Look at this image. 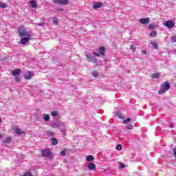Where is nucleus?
<instances>
[{"label": "nucleus", "instance_id": "1", "mask_svg": "<svg viewBox=\"0 0 176 176\" xmlns=\"http://www.w3.org/2000/svg\"><path fill=\"white\" fill-rule=\"evenodd\" d=\"M170 83L167 81H165L163 82V84L161 85L160 90L158 91L159 94H164L166 91L170 90Z\"/></svg>", "mask_w": 176, "mask_h": 176}, {"label": "nucleus", "instance_id": "2", "mask_svg": "<svg viewBox=\"0 0 176 176\" xmlns=\"http://www.w3.org/2000/svg\"><path fill=\"white\" fill-rule=\"evenodd\" d=\"M18 34L19 36L23 38V36H28L29 35H31V32H28L24 26L21 25L18 28Z\"/></svg>", "mask_w": 176, "mask_h": 176}, {"label": "nucleus", "instance_id": "3", "mask_svg": "<svg viewBox=\"0 0 176 176\" xmlns=\"http://www.w3.org/2000/svg\"><path fill=\"white\" fill-rule=\"evenodd\" d=\"M41 155L44 157H50V156H52V152L50 151V150L46 148L42 151Z\"/></svg>", "mask_w": 176, "mask_h": 176}, {"label": "nucleus", "instance_id": "4", "mask_svg": "<svg viewBox=\"0 0 176 176\" xmlns=\"http://www.w3.org/2000/svg\"><path fill=\"white\" fill-rule=\"evenodd\" d=\"M164 25L167 27V28L171 29L174 25H175V24L173 21L168 20L165 22Z\"/></svg>", "mask_w": 176, "mask_h": 176}, {"label": "nucleus", "instance_id": "5", "mask_svg": "<svg viewBox=\"0 0 176 176\" xmlns=\"http://www.w3.org/2000/svg\"><path fill=\"white\" fill-rule=\"evenodd\" d=\"M14 133L18 134L19 135H23V134H25V131H21V129L17 126H15L14 129Z\"/></svg>", "mask_w": 176, "mask_h": 176}, {"label": "nucleus", "instance_id": "6", "mask_svg": "<svg viewBox=\"0 0 176 176\" xmlns=\"http://www.w3.org/2000/svg\"><path fill=\"white\" fill-rule=\"evenodd\" d=\"M27 36V37H24L21 39V45H25V43H27V42H28V41L31 39V34L29 36Z\"/></svg>", "mask_w": 176, "mask_h": 176}, {"label": "nucleus", "instance_id": "7", "mask_svg": "<svg viewBox=\"0 0 176 176\" xmlns=\"http://www.w3.org/2000/svg\"><path fill=\"white\" fill-rule=\"evenodd\" d=\"M149 18H141L139 20L140 24H143L144 25H146V24H149Z\"/></svg>", "mask_w": 176, "mask_h": 176}, {"label": "nucleus", "instance_id": "8", "mask_svg": "<svg viewBox=\"0 0 176 176\" xmlns=\"http://www.w3.org/2000/svg\"><path fill=\"white\" fill-rule=\"evenodd\" d=\"M32 76H34V72H29L28 74H25L24 76V78L26 79L27 80H30L32 79Z\"/></svg>", "mask_w": 176, "mask_h": 176}, {"label": "nucleus", "instance_id": "9", "mask_svg": "<svg viewBox=\"0 0 176 176\" xmlns=\"http://www.w3.org/2000/svg\"><path fill=\"white\" fill-rule=\"evenodd\" d=\"M55 3H58L59 5H68V0H54Z\"/></svg>", "mask_w": 176, "mask_h": 176}, {"label": "nucleus", "instance_id": "10", "mask_svg": "<svg viewBox=\"0 0 176 176\" xmlns=\"http://www.w3.org/2000/svg\"><path fill=\"white\" fill-rule=\"evenodd\" d=\"M20 74H21V70L20 69H15L12 70L13 76H20Z\"/></svg>", "mask_w": 176, "mask_h": 176}, {"label": "nucleus", "instance_id": "11", "mask_svg": "<svg viewBox=\"0 0 176 176\" xmlns=\"http://www.w3.org/2000/svg\"><path fill=\"white\" fill-rule=\"evenodd\" d=\"M87 168L89 170H96V164H94L93 162H89L87 164Z\"/></svg>", "mask_w": 176, "mask_h": 176}, {"label": "nucleus", "instance_id": "12", "mask_svg": "<svg viewBox=\"0 0 176 176\" xmlns=\"http://www.w3.org/2000/svg\"><path fill=\"white\" fill-rule=\"evenodd\" d=\"M30 5L34 8L35 9L36 8L38 7V4L36 3V1H35L34 0H31L29 2Z\"/></svg>", "mask_w": 176, "mask_h": 176}, {"label": "nucleus", "instance_id": "13", "mask_svg": "<svg viewBox=\"0 0 176 176\" xmlns=\"http://www.w3.org/2000/svg\"><path fill=\"white\" fill-rule=\"evenodd\" d=\"M99 53H100L101 56H104L105 55V47H101L98 50Z\"/></svg>", "mask_w": 176, "mask_h": 176}, {"label": "nucleus", "instance_id": "14", "mask_svg": "<svg viewBox=\"0 0 176 176\" xmlns=\"http://www.w3.org/2000/svg\"><path fill=\"white\" fill-rule=\"evenodd\" d=\"M101 6H102V2H99L96 4H94L93 6L94 9H100Z\"/></svg>", "mask_w": 176, "mask_h": 176}, {"label": "nucleus", "instance_id": "15", "mask_svg": "<svg viewBox=\"0 0 176 176\" xmlns=\"http://www.w3.org/2000/svg\"><path fill=\"white\" fill-rule=\"evenodd\" d=\"M86 160L87 162H93V160H94V157H93V155H87L86 157Z\"/></svg>", "mask_w": 176, "mask_h": 176}, {"label": "nucleus", "instance_id": "16", "mask_svg": "<svg viewBox=\"0 0 176 176\" xmlns=\"http://www.w3.org/2000/svg\"><path fill=\"white\" fill-rule=\"evenodd\" d=\"M150 36H151V38H155V36H157V31L151 32Z\"/></svg>", "mask_w": 176, "mask_h": 176}, {"label": "nucleus", "instance_id": "17", "mask_svg": "<svg viewBox=\"0 0 176 176\" xmlns=\"http://www.w3.org/2000/svg\"><path fill=\"white\" fill-rule=\"evenodd\" d=\"M3 144H10L12 142V137L9 136L6 140H4Z\"/></svg>", "mask_w": 176, "mask_h": 176}, {"label": "nucleus", "instance_id": "18", "mask_svg": "<svg viewBox=\"0 0 176 176\" xmlns=\"http://www.w3.org/2000/svg\"><path fill=\"white\" fill-rule=\"evenodd\" d=\"M0 8H1V9H5L6 8H8V6L6 5V3L0 1Z\"/></svg>", "mask_w": 176, "mask_h": 176}, {"label": "nucleus", "instance_id": "19", "mask_svg": "<svg viewBox=\"0 0 176 176\" xmlns=\"http://www.w3.org/2000/svg\"><path fill=\"white\" fill-rule=\"evenodd\" d=\"M159 76H160V73H155L152 75V78L154 79H159Z\"/></svg>", "mask_w": 176, "mask_h": 176}, {"label": "nucleus", "instance_id": "20", "mask_svg": "<svg viewBox=\"0 0 176 176\" xmlns=\"http://www.w3.org/2000/svg\"><path fill=\"white\" fill-rule=\"evenodd\" d=\"M51 141H52V145H57L58 144V141L56 140L54 138H51Z\"/></svg>", "mask_w": 176, "mask_h": 176}, {"label": "nucleus", "instance_id": "21", "mask_svg": "<svg viewBox=\"0 0 176 176\" xmlns=\"http://www.w3.org/2000/svg\"><path fill=\"white\" fill-rule=\"evenodd\" d=\"M151 43L153 47H154L155 50H157L159 49V47H157V43L151 42Z\"/></svg>", "mask_w": 176, "mask_h": 176}, {"label": "nucleus", "instance_id": "22", "mask_svg": "<svg viewBox=\"0 0 176 176\" xmlns=\"http://www.w3.org/2000/svg\"><path fill=\"white\" fill-rule=\"evenodd\" d=\"M131 122V118H128L123 121V124H127V123H130Z\"/></svg>", "mask_w": 176, "mask_h": 176}, {"label": "nucleus", "instance_id": "23", "mask_svg": "<svg viewBox=\"0 0 176 176\" xmlns=\"http://www.w3.org/2000/svg\"><path fill=\"white\" fill-rule=\"evenodd\" d=\"M44 120H45V122H49V120H50V116L49 114L45 115Z\"/></svg>", "mask_w": 176, "mask_h": 176}, {"label": "nucleus", "instance_id": "24", "mask_svg": "<svg viewBox=\"0 0 176 176\" xmlns=\"http://www.w3.org/2000/svg\"><path fill=\"white\" fill-rule=\"evenodd\" d=\"M47 135H50V137H53L54 135V133L52 131H47Z\"/></svg>", "mask_w": 176, "mask_h": 176}, {"label": "nucleus", "instance_id": "25", "mask_svg": "<svg viewBox=\"0 0 176 176\" xmlns=\"http://www.w3.org/2000/svg\"><path fill=\"white\" fill-rule=\"evenodd\" d=\"M133 126L132 124H129L126 126V129H127L128 130H133Z\"/></svg>", "mask_w": 176, "mask_h": 176}, {"label": "nucleus", "instance_id": "26", "mask_svg": "<svg viewBox=\"0 0 176 176\" xmlns=\"http://www.w3.org/2000/svg\"><path fill=\"white\" fill-rule=\"evenodd\" d=\"M130 50H131L134 53V52H135V46H134V45H131L130 46Z\"/></svg>", "mask_w": 176, "mask_h": 176}, {"label": "nucleus", "instance_id": "27", "mask_svg": "<svg viewBox=\"0 0 176 176\" xmlns=\"http://www.w3.org/2000/svg\"><path fill=\"white\" fill-rule=\"evenodd\" d=\"M52 23L54 24H58V19H57V18H54Z\"/></svg>", "mask_w": 176, "mask_h": 176}, {"label": "nucleus", "instance_id": "28", "mask_svg": "<svg viewBox=\"0 0 176 176\" xmlns=\"http://www.w3.org/2000/svg\"><path fill=\"white\" fill-rule=\"evenodd\" d=\"M23 176H32V173L30 171L26 172Z\"/></svg>", "mask_w": 176, "mask_h": 176}, {"label": "nucleus", "instance_id": "29", "mask_svg": "<svg viewBox=\"0 0 176 176\" xmlns=\"http://www.w3.org/2000/svg\"><path fill=\"white\" fill-rule=\"evenodd\" d=\"M36 25H41L42 27H45V25H46V23L43 22L40 23H36Z\"/></svg>", "mask_w": 176, "mask_h": 176}, {"label": "nucleus", "instance_id": "30", "mask_svg": "<svg viewBox=\"0 0 176 176\" xmlns=\"http://www.w3.org/2000/svg\"><path fill=\"white\" fill-rule=\"evenodd\" d=\"M85 56H86L87 58H88V60H89L90 62L94 59L93 57L90 56L88 54H87Z\"/></svg>", "mask_w": 176, "mask_h": 176}, {"label": "nucleus", "instance_id": "31", "mask_svg": "<svg viewBox=\"0 0 176 176\" xmlns=\"http://www.w3.org/2000/svg\"><path fill=\"white\" fill-rule=\"evenodd\" d=\"M92 76H94V78H97V76H98V73H97V72H93Z\"/></svg>", "mask_w": 176, "mask_h": 176}, {"label": "nucleus", "instance_id": "32", "mask_svg": "<svg viewBox=\"0 0 176 176\" xmlns=\"http://www.w3.org/2000/svg\"><path fill=\"white\" fill-rule=\"evenodd\" d=\"M116 149L117 151H122V145L120 144L117 145Z\"/></svg>", "mask_w": 176, "mask_h": 176}, {"label": "nucleus", "instance_id": "33", "mask_svg": "<svg viewBox=\"0 0 176 176\" xmlns=\"http://www.w3.org/2000/svg\"><path fill=\"white\" fill-rule=\"evenodd\" d=\"M148 28H149V30H155V25L151 24V25L148 26Z\"/></svg>", "mask_w": 176, "mask_h": 176}, {"label": "nucleus", "instance_id": "34", "mask_svg": "<svg viewBox=\"0 0 176 176\" xmlns=\"http://www.w3.org/2000/svg\"><path fill=\"white\" fill-rule=\"evenodd\" d=\"M58 113L57 111H53V112L51 113V115H52V116L55 117V116H57Z\"/></svg>", "mask_w": 176, "mask_h": 176}, {"label": "nucleus", "instance_id": "35", "mask_svg": "<svg viewBox=\"0 0 176 176\" xmlns=\"http://www.w3.org/2000/svg\"><path fill=\"white\" fill-rule=\"evenodd\" d=\"M91 63H93V64H95L96 66L98 65V64H97V60L96 59H93Z\"/></svg>", "mask_w": 176, "mask_h": 176}, {"label": "nucleus", "instance_id": "36", "mask_svg": "<svg viewBox=\"0 0 176 176\" xmlns=\"http://www.w3.org/2000/svg\"><path fill=\"white\" fill-rule=\"evenodd\" d=\"M60 156H65V151H62L60 152Z\"/></svg>", "mask_w": 176, "mask_h": 176}, {"label": "nucleus", "instance_id": "37", "mask_svg": "<svg viewBox=\"0 0 176 176\" xmlns=\"http://www.w3.org/2000/svg\"><path fill=\"white\" fill-rule=\"evenodd\" d=\"M20 80H21V78H20V77H19V76L15 77L16 82H20Z\"/></svg>", "mask_w": 176, "mask_h": 176}, {"label": "nucleus", "instance_id": "38", "mask_svg": "<svg viewBox=\"0 0 176 176\" xmlns=\"http://www.w3.org/2000/svg\"><path fill=\"white\" fill-rule=\"evenodd\" d=\"M173 156H174L175 157H176V148H174L173 149Z\"/></svg>", "mask_w": 176, "mask_h": 176}, {"label": "nucleus", "instance_id": "39", "mask_svg": "<svg viewBox=\"0 0 176 176\" xmlns=\"http://www.w3.org/2000/svg\"><path fill=\"white\" fill-rule=\"evenodd\" d=\"M171 40L173 42H176V36H171Z\"/></svg>", "mask_w": 176, "mask_h": 176}, {"label": "nucleus", "instance_id": "40", "mask_svg": "<svg viewBox=\"0 0 176 176\" xmlns=\"http://www.w3.org/2000/svg\"><path fill=\"white\" fill-rule=\"evenodd\" d=\"M118 117L120 119H123V115H122V113H118Z\"/></svg>", "mask_w": 176, "mask_h": 176}, {"label": "nucleus", "instance_id": "41", "mask_svg": "<svg viewBox=\"0 0 176 176\" xmlns=\"http://www.w3.org/2000/svg\"><path fill=\"white\" fill-rule=\"evenodd\" d=\"M120 168H124V164L121 163L120 165Z\"/></svg>", "mask_w": 176, "mask_h": 176}, {"label": "nucleus", "instance_id": "42", "mask_svg": "<svg viewBox=\"0 0 176 176\" xmlns=\"http://www.w3.org/2000/svg\"><path fill=\"white\" fill-rule=\"evenodd\" d=\"M93 54L94 56H96V57H100V54L98 53L94 52Z\"/></svg>", "mask_w": 176, "mask_h": 176}, {"label": "nucleus", "instance_id": "43", "mask_svg": "<svg viewBox=\"0 0 176 176\" xmlns=\"http://www.w3.org/2000/svg\"><path fill=\"white\" fill-rule=\"evenodd\" d=\"M142 54H146V50H142Z\"/></svg>", "mask_w": 176, "mask_h": 176}, {"label": "nucleus", "instance_id": "44", "mask_svg": "<svg viewBox=\"0 0 176 176\" xmlns=\"http://www.w3.org/2000/svg\"><path fill=\"white\" fill-rule=\"evenodd\" d=\"M0 123H2V120H1V118H0Z\"/></svg>", "mask_w": 176, "mask_h": 176}, {"label": "nucleus", "instance_id": "45", "mask_svg": "<svg viewBox=\"0 0 176 176\" xmlns=\"http://www.w3.org/2000/svg\"><path fill=\"white\" fill-rule=\"evenodd\" d=\"M1 137H2V135L0 133V138H1Z\"/></svg>", "mask_w": 176, "mask_h": 176}]
</instances>
